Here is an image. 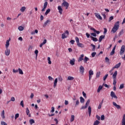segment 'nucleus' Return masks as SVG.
I'll list each match as a JSON object with an SVG mask.
<instances>
[{"label":"nucleus","instance_id":"obj_57","mask_svg":"<svg viewBox=\"0 0 125 125\" xmlns=\"http://www.w3.org/2000/svg\"><path fill=\"white\" fill-rule=\"evenodd\" d=\"M96 117L97 119V120H98L99 121H100V119H101L100 116H99L98 115H97L96 116Z\"/></svg>","mask_w":125,"mask_h":125},{"label":"nucleus","instance_id":"obj_62","mask_svg":"<svg viewBox=\"0 0 125 125\" xmlns=\"http://www.w3.org/2000/svg\"><path fill=\"white\" fill-rule=\"evenodd\" d=\"M64 33L66 35V36H69V31L68 30H66Z\"/></svg>","mask_w":125,"mask_h":125},{"label":"nucleus","instance_id":"obj_6","mask_svg":"<svg viewBox=\"0 0 125 125\" xmlns=\"http://www.w3.org/2000/svg\"><path fill=\"white\" fill-rule=\"evenodd\" d=\"M79 71L81 74H82V75H83V73H84V67H83V66L81 65L80 67Z\"/></svg>","mask_w":125,"mask_h":125},{"label":"nucleus","instance_id":"obj_12","mask_svg":"<svg viewBox=\"0 0 125 125\" xmlns=\"http://www.w3.org/2000/svg\"><path fill=\"white\" fill-rule=\"evenodd\" d=\"M90 30L93 31L94 33H96V34H97V35H99V34H100V31L95 30L94 29V28H93L92 27H90Z\"/></svg>","mask_w":125,"mask_h":125},{"label":"nucleus","instance_id":"obj_16","mask_svg":"<svg viewBox=\"0 0 125 125\" xmlns=\"http://www.w3.org/2000/svg\"><path fill=\"white\" fill-rule=\"evenodd\" d=\"M77 44L79 47H81V48H83L84 47V45L81 42H79Z\"/></svg>","mask_w":125,"mask_h":125},{"label":"nucleus","instance_id":"obj_2","mask_svg":"<svg viewBox=\"0 0 125 125\" xmlns=\"http://www.w3.org/2000/svg\"><path fill=\"white\" fill-rule=\"evenodd\" d=\"M118 75V71L116 70L114 74L112 75V78L113 79V84L114 85H116L117 84V76Z\"/></svg>","mask_w":125,"mask_h":125},{"label":"nucleus","instance_id":"obj_23","mask_svg":"<svg viewBox=\"0 0 125 125\" xmlns=\"http://www.w3.org/2000/svg\"><path fill=\"white\" fill-rule=\"evenodd\" d=\"M88 113H89V117H90V116L91 115V107H90V106H88Z\"/></svg>","mask_w":125,"mask_h":125},{"label":"nucleus","instance_id":"obj_52","mask_svg":"<svg viewBox=\"0 0 125 125\" xmlns=\"http://www.w3.org/2000/svg\"><path fill=\"white\" fill-rule=\"evenodd\" d=\"M0 124L1 125H7V124H6V123L3 121H1Z\"/></svg>","mask_w":125,"mask_h":125},{"label":"nucleus","instance_id":"obj_26","mask_svg":"<svg viewBox=\"0 0 125 125\" xmlns=\"http://www.w3.org/2000/svg\"><path fill=\"white\" fill-rule=\"evenodd\" d=\"M20 10L21 11V12H24L26 10V7L22 6Z\"/></svg>","mask_w":125,"mask_h":125},{"label":"nucleus","instance_id":"obj_18","mask_svg":"<svg viewBox=\"0 0 125 125\" xmlns=\"http://www.w3.org/2000/svg\"><path fill=\"white\" fill-rule=\"evenodd\" d=\"M26 115L28 116V117H31V114H30V110H29V108L28 107L26 109Z\"/></svg>","mask_w":125,"mask_h":125},{"label":"nucleus","instance_id":"obj_5","mask_svg":"<svg viewBox=\"0 0 125 125\" xmlns=\"http://www.w3.org/2000/svg\"><path fill=\"white\" fill-rule=\"evenodd\" d=\"M9 54H10V49L7 48L5 50V55H6V56H9Z\"/></svg>","mask_w":125,"mask_h":125},{"label":"nucleus","instance_id":"obj_43","mask_svg":"<svg viewBox=\"0 0 125 125\" xmlns=\"http://www.w3.org/2000/svg\"><path fill=\"white\" fill-rule=\"evenodd\" d=\"M100 75H101V72H98L97 73V74H96V77L97 78H99V77L100 76Z\"/></svg>","mask_w":125,"mask_h":125},{"label":"nucleus","instance_id":"obj_55","mask_svg":"<svg viewBox=\"0 0 125 125\" xmlns=\"http://www.w3.org/2000/svg\"><path fill=\"white\" fill-rule=\"evenodd\" d=\"M124 34V30H122L119 33V36H122Z\"/></svg>","mask_w":125,"mask_h":125},{"label":"nucleus","instance_id":"obj_40","mask_svg":"<svg viewBox=\"0 0 125 125\" xmlns=\"http://www.w3.org/2000/svg\"><path fill=\"white\" fill-rule=\"evenodd\" d=\"M75 41H76V42H77V44L78 43H79V42H80V39H79V38H78V37H76V38H75Z\"/></svg>","mask_w":125,"mask_h":125},{"label":"nucleus","instance_id":"obj_53","mask_svg":"<svg viewBox=\"0 0 125 125\" xmlns=\"http://www.w3.org/2000/svg\"><path fill=\"white\" fill-rule=\"evenodd\" d=\"M55 108L54 107L52 106L51 107V113H54V111H55Z\"/></svg>","mask_w":125,"mask_h":125},{"label":"nucleus","instance_id":"obj_60","mask_svg":"<svg viewBox=\"0 0 125 125\" xmlns=\"http://www.w3.org/2000/svg\"><path fill=\"white\" fill-rule=\"evenodd\" d=\"M70 43H71V44H74L75 43V40L70 41Z\"/></svg>","mask_w":125,"mask_h":125},{"label":"nucleus","instance_id":"obj_41","mask_svg":"<svg viewBox=\"0 0 125 125\" xmlns=\"http://www.w3.org/2000/svg\"><path fill=\"white\" fill-rule=\"evenodd\" d=\"M49 12H50V9H48L45 13V15H47Z\"/></svg>","mask_w":125,"mask_h":125},{"label":"nucleus","instance_id":"obj_19","mask_svg":"<svg viewBox=\"0 0 125 125\" xmlns=\"http://www.w3.org/2000/svg\"><path fill=\"white\" fill-rule=\"evenodd\" d=\"M104 39H105V36L104 35H102L99 37V42H102V40H103Z\"/></svg>","mask_w":125,"mask_h":125},{"label":"nucleus","instance_id":"obj_45","mask_svg":"<svg viewBox=\"0 0 125 125\" xmlns=\"http://www.w3.org/2000/svg\"><path fill=\"white\" fill-rule=\"evenodd\" d=\"M20 105L21 106H22L23 108L24 107V102L23 101H21L20 103Z\"/></svg>","mask_w":125,"mask_h":125},{"label":"nucleus","instance_id":"obj_24","mask_svg":"<svg viewBox=\"0 0 125 125\" xmlns=\"http://www.w3.org/2000/svg\"><path fill=\"white\" fill-rule=\"evenodd\" d=\"M75 59H73L70 61V64H71L72 66L74 65L75 64Z\"/></svg>","mask_w":125,"mask_h":125},{"label":"nucleus","instance_id":"obj_59","mask_svg":"<svg viewBox=\"0 0 125 125\" xmlns=\"http://www.w3.org/2000/svg\"><path fill=\"white\" fill-rule=\"evenodd\" d=\"M86 108H87V106H86V105L82 106V107H81V110H83V109H86Z\"/></svg>","mask_w":125,"mask_h":125},{"label":"nucleus","instance_id":"obj_50","mask_svg":"<svg viewBox=\"0 0 125 125\" xmlns=\"http://www.w3.org/2000/svg\"><path fill=\"white\" fill-rule=\"evenodd\" d=\"M108 78V74H106L103 78L104 81H106V79Z\"/></svg>","mask_w":125,"mask_h":125},{"label":"nucleus","instance_id":"obj_28","mask_svg":"<svg viewBox=\"0 0 125 125\" xmlns=\"http://www.w3.org/2000/svg\"><path fill=\"white\" fill-rule=\"evenodd\" d=\"M1 117L2 119H5V116H4V110H2L1 112Z\"/></svg>","mask_w":125,"mask_h":125},{"label":"nucleus","instance_id":"obj_34","mask_svg":"<svg viewBox=\"0 0 125 125\" xmlns=\"http://www.w3.org/2000/svg\"><path fill=\"white\" fill-rule=\"evenodd\" d=\"M75 120V115H71V117L70 119V122L71 123H72L73 121Z\"/></svg>","mask_w":125,"mask_h":125},{"label":"nucleus","instance_id":"obj_30","mask_svg":"<svg viewBox=\"0 0 125 125\" xmlns=\"http://www.w3.org/2000/svg\"><path fill=\"white\" fill-rule=\"evenodd\" d=\"M90 38L91 39H92V41H93V42H97L98 41V39L95 37L90 36Z\"/></svg>","mask_w":125,"mask_h":125},{"label":"nucleus","instance_id":"obj_32","mask_svg":"<svg viewBox=\"0 0 125 125\" xmlns=\"http://www.w3.org/2000/svg\"><path fill=\"white\" fill-rule=\"evenodd\" d=\"M100 124V122L98 120H96L94 122L93 125H98Z\"/></svg>","mask_w":125,"mask_h":125},{"label":"nucleus","instance_id":"obj_22","mask_svg":"<svg viewBox=\"0 0 125 125\" xmlns=\"http://www.w3.org/2000/svg\"><path fill=\"white\" fill-rule=\"evenodd\" d=\"M58 82V80L57 78H56L54 80V87H56V85H57V83Z\"/></svg>","mask_w":125,"mask_h":125},{"label":"nucleus","instance_id":"obj_8","mask_svg":"<svg viewBox=\"0 0 125 125\" xmlns=\"http://www.w3.org/2000/svg\"><path fill=\"white\" fill-rule=\"evenodd\" d=\"M110 96L111 97H113V98H115L116 99H118V97H117V96L116 95V94H115V93L113 91L111 92Z\"/></svg>","mask_w":125,"mask_h":125},{"label":"nucleus","instance_id":"obj_63","mask_svg":"<svg viewBox=\"0 0 125 125\" xmlns=\"http://www.w3.org/2000/svg\"><path fill=\"white\" fill-rule=\"evenodd\" d=\"M11 101H12L13 102H14V101H15V98L14 97H12L11 98Z\"/></svg>","mask_w":125,"mask_h":125},{"label":"nucleus","instance_id":"obj_11","mask_svg":"<svg viewBox=\"0 0 125 125\" xmlns=\"http://www.w3.org/2000/svg\"><path fill=\"white\" fill-rule=\"evenodd\" d=\"M113 106L116 107L117 109H121V106L120 105L117 104V103H116L115 102H113Z\"/></svg>","mask_w":125,"mask_h":125},{"label":"nucleus","instance_id":"obj_9","mask_svg":"<svg viewBox=\"0 0 125 125\" xmlns=\"http://www.w3.org/2000/svg\"><path fill=\"white\" fill-rule=\"evenodd\" d=\"M83 57H84V55H83V54L81 55V56H80V57L78 59V62H81L83 60Z\"/></svg>","mask_w":125,"mask_h":125},{"label":"nucleus","instance_id":"obj_29","mask_svg":"<svg viewBox=\"0 0 125 125\" xmlns=\"http://www.w3.org/2000/svg\"><path fill=\"white\" fill-rule=\"evenodd\" d=\"M92 76H93V71L90 70L89 71V76L92 77Z\"/></svg>","mask_w":125,"mask_h":125},{"label":"nucleus","instance_id":"obj_7","mask_svg":"<svg viewBox=\"0 0 125 125\" xmlns=\"http://www.w3.org/2000/svg\"><path fill=\"white\" fill-rule=\"evenodd\" d=\"M125 45H122L121 48V51H120V55H122L123 53H124V52H125Z\"/></svg>","mask_w":125,"mask_h":125},{"label":"nucleus","instance_id":"obj_33","mask_svg":"<svg viewBox=\"0 0 125 125\" xmlns=\"http://www.w3.org/2000/svg\"><path fill=\"white\" fill-rule=\"evenodd\" d=\"M74 77L72 76H68L67 77V81H73L74 80Z\"/></svg>","mask_w":125,"mask_h":125},{"label":"nucleus","instance_id":"obj_13","mask_svg":"<svg viewBox=\"0 0 125 125\" xmlns=\"http://www.w3.org/2000/svg\"><path fill=\"white\" fill-rule=\"evenodd\" d=\"M47 7V2L46 1L44 3L43 8L42 9V12L45 11V9Z\"/></svg>","mask_w":125,"mask_h":125},{"label":"nucleus","instance_id":"obj_58","mask_svg":"<svg viewBox=\"0 0 125 125\" xmlns=\"http://www.w3.org/2000/svg\"><path fill=\"white\" fill-rule=\"evenodd\" d=\"M124 87V84H120L119 89H122V88Z\"/></svg>","mask_w":125,"mask_h":125},{"label":"nucleus","instance_id":"obj_4","mask_svg":"<svg viewBox=\"0 0 125 125\" xmlns=\"http://www.w3.org/2000/svg\"><path fill=\"white\" fill-rule=\"evenodd\" d=\"M50 20H47L42 25V27L43 28H45L47 25H49L50 24Z\"/></svg>","mask_w":125,"mask_h":125},{"label":"nucleus","instance_id":"obj_21","mask_svg":"<svg viewBox=\"0 0 125 125\" xmlns=\"http://www.w3.org/2000/svg\"><path fill=\"white\" fill-rule=\"evenodd\" d=\"M115 50H116V46H115L113 47V48L112 51H111V53H110V55H114V54H115Z\"/></svg>","mask_w":125,"mask_h":125},{"label":"nucleus","instance_id":"obj_44","mask_svg":"<svg viewBox=\"0 0 125 125\" xmlns=\"http://www.w3.org/2000/svg\"><path fill=\"white\" fill-rule=\"evenodd\" d=\"M101 121H104L105 120V116L104 115H102L101 117Z\"/></svg>","mask_w":125,"mask_h":125},{"label":"nucleus","instance_id":"obj_42","mask_svg":"<svg viewBox=\"0 0 125 125\" xmlns=\"http://www.w3.org/2000/svg\"><path fill=\"white\" fill-rule=\"evenodd\" d=\"M18 118H19V113H17L15 115V119L17 120Z\"/></svg>","mask_w":125,"mask_h":125},{"label":"nucleus","instance_id":"obj_51","mask_svg":"<svg viewBox=\"0 0 125 125\" xmlns=\"http://www.w3.org/2000/svg\"><path fill=\"white\" fill-rule=\"evenodd\" d=\"M58 80L60 82H62V81H63V79L62 78V77L61 76H59L58 77Z\"/></svg>","mask_w":125,"mask_h":125},{"label":"nucleus","instance_id":"obj_25","mask_svg":"<svg viewBox=\"0 0 125 125\" xmlns=\"http://www.w3.org/2000/svg\"><path fill=\"white\" fill-rule=\"evenodd\" d=\"M83 60L84 61V63H87V62L89 61V59L87 57H85Z\"/></svg>","mask_w":125,"mask_h":125},{"label":"nucleus","instance_id":"obj_35","mask_svg":"<svg viewBox=\"0 0 125 125\" xmlns=\"http://www.w3.org/2000/svg\"><path fill=\"white\" fill-rule=\"evenodd\" d=\"M18 30L20 31H23L24 30V27L22 26H20L18 27Z\"/></svg>","mask_w":125,"mask_h":125},{"label":"nucleus","instance_id":"obj_56","mask_svg":"<svg viewBox=\"0 0 125 125\" xmlns=\"http://www.w3.org/2000/svg\"><path fill=\"white\" fill-rule=\"evenodd\" d=\"M80 104V102L79 101V100H77L76 101V106H78Z\"/></svg>","mask_w":125,"mask_h":125},{"label":"nucleus","instance_id":"obj_20","mask_svg":"<svg viewBox=\"0 0 125 125\" xmlns=\"http://www.w3.org/2000/svg\"><path fill=\"white\" fill-rule=\"evenodd\" d=\"M122 125H125V114L123 115V117L122 121Z\"/></svg>","mask_w":125,"mask_h":125},{"label":"nucleus","instance_id":"obj_31","mask_svg":"<svg viewBox=\"0 0 125 125\" xmlns=\"http://www.w3.org/2000/svg\"><path fill=\"white\" fill-rule=\"evenodd\" d=\"M102 88H103V86H102V85H100L98 88L97 92H100V90H101Z\"/></svg>","mask_w":125,"mask_h":125},{"label":"nucleus","instance_id":"obj_48","mask_svg":"<svg viewBox=\"0 0 125 125\" xmlns=\"http://www.w3.org/2000/svg\"><path fill=\"white\" fill-rule=\"evenodd\" d=\"M91 45L93 47V49H92L93 51H94V50H95V45L91 44Z\"/></svg>","mask_w":125,"mask_h":125},{"label":"nucleus","instance_id":"obj_17","mask_svg":"<svg viewBox=\"0 0 125 125\" xmlns=\"http://www.w3.org/2000/svg\"><path fill=\"white\" fill-rule=\"evenodd\" d=\"M121 62H119V63L116 64L115 66H114L113 68H114V69H119V68L121 67Z\"/></svg>","mask_w":125,"mask_h":125},{"label":"nucleus","instance_id":"obj_39","mask_svg":"<svg viewBox=\"0 0 125 125\" xmlns=\"http://www.w3.org/2000/svg\"><path fill=\"white\" fill-rule=\"evenodd\" d=\"M29 123H30V125L35 124V120H34L33 119H30L29 121Z\"/></svg>","mask_w":125,"mask_h":125},{"label":"nucleus","instance_id":"obj_64","mask_svg":"<svg viewBox=\"0 0 125 125\" xmlns=\"http://www.w3.org/2000/svg\"><path fill=\"white\" fill-rule=\"evenodd\" d=\"M18 71H19V69L18 70H15V69H13V72L14 73H18Z\"/></svg>","mask_w":125,"mask_h":125},{"label":"nucleus","instance_id":"obj_46","mask_svg":"<svg viewBox=\"0 0 125 125\" xmlns=\"http://www.w3.org/2000/svg\"><path fill=\"white\" fill-rule=\"evenodd\" d=\"M113 19H114V17L111 16L109 18V20L108 21L109 22H111V21H112V20H113Z\"/></svg>","mask_w":125,"mask_h":125},{"label":"nucleus","instance_id":"obj_1","mask_svg":"<svg viewBox=\"0 0 125 125\" xmlns=\"http://www.w3.org/2000/svg\"><path fill=\"white\" fill-rule=\"evenodd\" d=\"M120 28V21H117L115 24L112 28V29L111 30V32H112L113 34H115L118 30H119V28Z\"/></svg>","mask_w":125,"mask_h":125},{"label":"nucleus","instance_id":"obj_14","mask_svg":"<svg viewBox=\"0 0 125 125\" xmlns=\"http://www.w3.org/2000/svg\"><path fill=\"white\" fill-rule=\"evenodd\" d=\"M58 9L59 13H60V14H62V12H63V9H62V7H61V6H58Z\"/></svg>","mask_w":125,"mask_h":125},{"label":"nucleus","instance_id":"obj_47","mask_svg":"<svg viewBox=\"0 0 125 125\" xmlns=\"http://www.w3.org/2000/svg\"><path fill=\"white\" fill-rule=\"evenodd\" d=\"M47 60L48 61V64H51V61H50V57H48Z\"/></svg>","mask_w":125,"mask_h":125},{"label":"nucleus","instance_id":"obj_15","mask_svg":"<svg viewBox=\"0 0 125 125\" xmlns=\"http://www.w3.org/2000/svg\"><path fill=\"white\" fill-rule=\"evenodd\" d=\"M9 42H10V39L7 40L6 42V44H5L6 48H8V47L9 46V44H10Z\"/></svg>","mask_w":125,"mask_h":125},{"label":"nucleus","instance_id":"obj_10","mask_svg":"<svg viewBox=\"0 0 125 125\" xmlns=\"http://www.w3.org/2000/svg\"><path fill=\"white\" fill-rule=\"evenodd\" d=\"M94 14H95L96 18H98V19H100V20H102V17H101V16H100V14H99L97 13H95Z\"/></svg>","mask_w":125,"mask_h":125},{"label":"nucleus","instance_id":"obj_37","mask_svg":"<svg viewBox=\"0 0 125 125\" xmlns=\"http://www.w3.org/2000/svg\"><path fill=\"white\" fill-rule=\"evenodd\" d=\"M19 72L20 75H23L24 74L23 71L21 68H19Z\"/></svg>","mask_w":125,"mask_h":125},{"label":"nucleus","instance_id":"obj_49","mask_svg":"<svg viewBox=\"0 0 125 125\" xmlns=\"http://www.w3.org/2000/svg\"><path fill=\"white\" fill-rule=\"evenodd\" d=\"M95 55H96V52H93L91 54L92 57H95Z\"/></svg>","mask_w":125,"mask_h":125},{"label":"nucleus","instance_id":"obj_38","mask_svg":"<svg viewBox=\"0 0 125 125\" xmlns=\"http://www.w3.org/2000/svg\"><path fill=\"white\" fill-rule=\"evenodd\" d=\"M89 103H90V100H88L85 104V106L88 107L89 105Z\"/></svg>","mask_w":125,"mask_h":125},{"label":"nucleus","instance_id":"obj_54","mask_svg":"<svg viewBox=\"0 0 125 125\" xmlns=\"http://www.w3.org/2000/svg\"><path fill=\"white\" fill-rule=\"evenodd\" d=\"M38 53H39V51L38 50H36L35 51V54H36V57L38 56Z\"/></svg>","mask_w":125,"mask_h":125},{"label":"nucleus","instance_id":"obj_3","mask_svg":"<svg viewBox=\"0 0 125 125\" xmlns=\"http://www.w3.org/2000/svg\"><path fill=\"white\" fill-rule=\"evenodd\" d=\"M62 6H64V7H65L66 9H68L70 5L69 4V3H68V2H67L66 1H64L62 3Z\"/></svg>","mask_w":125,"mask_h":125},{"label":"nucleus","instance_id":"obj_27","mask_svg":"<svg viewBox=\"0 0 125 125\" xmlns=\"http://www.w3.org/2000/svg\"><path fill=\"white\" fill-rule=\"evenodd\" d=\"M68 35H66L65 33H63L62 34V39H66V38H67Z\"/></svg>","mask_w":125,"mask_h":125},{"label":"nucleus","instance_id":"obj_36","mask_svg":"<svg viewBox=\"0 0 125 125\" xmlns=\"http://www.w3.org/2000/svg\"><path fill=\"white\" fill-rule=\"evenodd\" d=\"M80 102L81 103H84V99L82 97H80Z\"/></svg>","mask_w":125,"mask_h":125},{"label":"nucleus","instance_id":"obj_61","mask_svg":"<svg viewBox=\"0 0 125 125\" xmlns=\"http://www.w3.org/2000/svg\"><path fill=\"white\" fill-rule=\"evenodd\" d=\"M91 36H93V37H96L97 35L95 33H91Z\"/></svg>","mask_w":125,"mask_h":125}]
</instances>
